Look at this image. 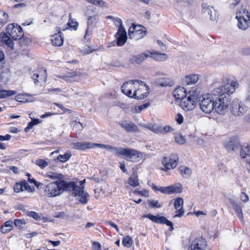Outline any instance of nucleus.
I'll return each instance as SVG.
<instances>
[{
    "instance_id": "nucleus-1",
    "label": "nucleus",
    "mask_w": 250,
    "mask_h": 250,
    "mask_svg": "<svg viewBox=\"0 0 250 250\" xmlns=\"http://www.w3.org/2000/svg\"><path fill=\"white\" fill-rule=\"evenodd\" d=\"M239 83L231 81L230 84L220 85L211 90V93L200 97V107L206 113H210L213 109L220 114H225L228 110L230 94L233 93Z\"/></svg>"
},
{
    "instance_id": "nucleus-2",
    "label": "nucleus",
    "mask_w": 250,
    "mask_h": 250,
    "mask_svg": "<svg viewBox=\"0 0 250 250\" xmlns=\"http://www.w3.org/2000/svg\"><path fill=\"white\" fill-rule=\"evenodd\" d=\"M100 148H104L118 156H123L127 161L134 163L138 162L143 157L142 153L130 148L117 147L113 146L94 144Z\"/></svg>"
},
{
    "instance_id": "nucleus-3",
    "label": "nucleus",
    "mask_w": 250,
    "mask_h": 250,
    "mask_svg": "<svg viewBox=\"0 0 250 250\" xmlns=\"http://www.w3.org/2000/svg\"><path fill=\"white\" fill-rule=\"evenodd\" d=\"M151 57L158 61H165L167 59V55L164 53H160L158 52H150L147 51L146 52L141 53L132 56L129 60L131 63H136L138 64H142V62L147 58Z\"/></svg>"
},
{
    "instance_id": "nucleus-4",
    "label": "nucleus",
    "mask_w": 250,
    "mask_h": 250,
    "mask_svg": "<svg viewBox=\"0 0 250 250\" xmlns=\"http://www.w3.org/2000/svg\"><path fill=\"white\" fill-rule=\"evenodd\" d=\"M64 180L56 181L49 183L44 189V194L49 197H54L61 194L64 191L62 182Z\"/></svg>"
},
{
    "instance_id": "nucleus-5",
    "label": "nucleus",
    "mask_w": 250,
    "mask_h": 250,
    "mask_svg": "<svg viewBox=\"0 0 250 250\" xmlns=\"http://www.w3.org/2000/svg\"><path fill=\"white\" fill-rule=\"evenodd\" d=\"M198 98V93L195 90L189 91L180 102L181 107L185 111L193 110L195 107V103Z\"/></svg>"
},
{
    "instance_id": "nucleus-6",
    "label": "nucleus",
    "mask_w": 250,
    "mask_h": 250,
    "mask_svg": "<svg viewBox=\"0 0 250 250\" xmlns=\"http://www.w3.org/2000/svg\"><path fill=\"white\" fill-rule=\"evenodd\" d=\"M7 33L14 40L21 39L24 33L22 28L17 24H9L6 28Z\"/></svg>"
},
{
    "instance_id": "nucleus-7",
    "label": "nucleus",
    "mask_w": 250,
    "mask_h": 250,
    "mask_svg": "<svg viewBox=\"0 0 250 250\" xmlns=\"http://www.w3.org/2000/svg\"><path fill=\"white\" fill-rule=\"evenodd\" d=\"M148 184L151 186L152 188L154 191H160L163 193L170 194L173 193H181L182 191V186L178 187L171 186L167 187H157L154 183H151L150 182H149Z\"/></svg>"
},
{
    "instance_id": "nucleus-8",
    "label": "nucleus",
    "mask_w": 250,
    "mask_h": 250,
    "mask_svg": "<svg viewBox=\"0 0 250 250\" xmlns=\"http://www.w3.org/2000/svg\"><path fill=\"white\" fill-rule=\"evenodd\" d=\"M242 144L237 137H232L224 143V146L229 153H233L240 150Z\"/></svg>"
},
{
    "instance_id": "nucleus-9",
    "label": "nucleus",
    "mask_w": 250,
    "mask_h": 250,
    "mask_svg": "<svg viewBox=\"0 0 250 250\" xmlns=\"http://www.w3.org/2000/svg\"><path fill=\"white\" fill-rule=\"evenodd\" d=\"M178 157L176 154H172L169 158L164 157L162 160L164 168L162 169L167 171L170 169H173L176 167L178 165Z\"/></svg>"
},
{
    "instance_id": "nucleus-10",
    "label": "nucleus",
    "mask_w": 250,
    "mask_h": 250,
    "mask_svg": "<svg viewBox=\"0 0 250 250\" xmlns=\"http://www.w3.org/2000/svg\"><path fill=\"white\" fill-rule=\"evenodd\" d=\"M62 184L64 187V190L72 191V195L74 197L78 196L84 190V186L79 187L75 182L64 181L62 182Z\"/></svg>"
},
{
    "instance_id": "nucleus-11",
    "label": "nucleus",
    "mask_w": 250,
    "mask_h": 250,
    "mask_svg": "<svg viewBox=\"0 0 250 250\" xmlns=\"http://www.w3.org/2000/svg\"><path fill=\"white\" fill-rule=\"evenodd\" d=\"M230 110L234 116H241L247 111L248 107L235 100L231 104Z\"/></svg>"
},
{
    "instance_id": "nucleus-12",
    "label": "nucleus",
    "mask_w": 250,
    "mask_h": 250,
    "mask_svg": "<svg viewBox=\"0 0 250 250\" xmlns=\"http://www.w3.org/2000/svg\"><path fill=\"white\" fill-rule=\"evenodd\" d=\"M202 13L203 14H208L209 16V19L212 21H217L218 17V12L214 8L206 3L202 4Z\"/></svg>"
},
{
    "instance_id": "nucleus-13",
    "label": "nucleus",
    "mask_w": 250,
    "mask_h": 250,
    "mask_svg": "<svg viewBox=\"0 0 250 250\" xmlns=\"http://www.w3.org/2000/svg\"><path fill=\"white\" fill-rule=\"evenodd\" d=\"M207 246L206 240L202 237H198L192 241L190 249L191 250H206Z\"/></svg>"
},
{
    "instance_id": "nucleus-14",
    "label": "nucleus",
    "mask_w": 250,
    "mask_h": 250,
    "mask_svg": "<svg viewBox=\"0 0 250 250\" xmlns=\"http://www.w3.org/2000/svg\"><path fill=\"white\" fill-rule=\"evenodd\" d=\"M184 201L183 199L181 198H177L175 199L174 206L176 209V213L173 217H180L183 216L184 214V210L183 209Z\"/></svg>"
},
{
    "instance_id": "nucleus-15",
    "label": "nucleus",
    "mask_w": 250,
    "mask_h": 250,
    "mask_svg": "<svg viewBox=\"0 0 250 250\" xmlns=\"http://www.w3.org/2000/svg\"><path fill=\"white\" fill-rule=\"evenodd\" d=\"M116 38V44L118 46H122L125 44L127 40V35L125 30L118 29V32L115 34Z\"/></svg>"
},
{
    "instance_id": "nucleus-16",
    "label": "nucleus",
    "mask_w": 250,
    "mask_h": 250,
    "mask_svg": "<svg viewBox=\"0 0 250 250\" xmlns=\"http://www.w3.org/2000/svg\"><path fill=\"white\" fill-rule=\"evenodd\" d=\"M240 155L242 159L250 161V145L247 143L242 144L240 149Z\"/></svg>"
},
{
    "instance_id": "nucleus-17",
    "label": "nucleus",
    "mask_w": 250,
    "mask_h": 250,
    "mask_svg": "<svg viewBox=\"0 0 250 250\" xmlns=\"http://www.w3.org/2000/svg\"><path fill=\"white\" fill-rule=\"evenodd\" d=\"M118 124L127 132H136L139 131L138 127L132 122L127 123V121H124L119 122Z\"/></svg>"
},
{
    "instance_id": "nucleus-18",
    "label": "nucleus",
    "mask_w": 250,
    "mask_h": 250,
    "mask_svg": "<svg viewBox=\"0 0 250 250\" xmlns=\"http://www.w3.org/2000/svg\"><path fill=\"white\" fill-rule=\"evenodd\" d=\"M241 14L236 16L238 20V27L239 29L245 30L250 25V19H246L244 16H241Z\"/></svg>"
},
{
    "instance_id": "nucleus-19",
    "label": "nucleus",
    "mask_w": 250,
    "mask_h": 250,
    "mask_svg": "<svg viewBox=\"0 0 250 250\" xmlns=\"http://www.w3.org/2000/svg\"><path fill=\"white\" fill-rule=\"evenodd\" d=\"M124 94L131 98H134L137 100H142L148 96V92H146L143 94L140 93V89H138L136 90L134 93L132 94V90L130 88L128 89V90H127V92Z\"/></svg>"
},
{
    "instance_id": "nucleus-20",
    "label": "nucleus",
    "mask_w": 250,
    "mask_h": 250,
    "mask_svg": "<svg viewBox=\"0 0 250 250\" xmlns=\"http://www.w3.org/2000/svg\"><path fill=\"white\" fill-rule=\"evenodd\" d=\"M199 80V75L197 74H190L186 76L182 79V83L184 85H189L194 84Z\"/></svg>"
},
{
    "instance_id": "nucleus-21",
    "label": "nucleus",
    "mask_w": 250,
    "mask_h": 250,
    "mask_svg": "<svg viewBox=\"0 0 250 250\" xmlns=\"http://www.w3.org/2000/svg\"><path fill=\"white\" fill-rule=\"evenodd\" d=\"M42 74H40L38 71H37L32 75L31 78L34 81L35 84H38L42 81L45 82L47 77L46 70L42 71Z\"/></svg>"
},
{
    "instance_id": "nucleus-22",
    "label": "nucleus",
    "mask_w": 250,
    "mask_h": 250,
    "mask_svg": "<svg viewBox=\"0 0 250 250\" xmlns=\"http://www.w3.org/2000/svg\"><path fill=\"white\" fill-rule=\"evenodd\" d=\"M72 145L73 148L78 150H84L86 148L93 147V146H96L94 144L85 142L74 143Z\"/></svg>"
},
{
    "instance_id": "nucleus-23",
    "label": "nucleus",
    "mask_w": 250,
    "mask_h": 250,
    "mask_svg": "<svg viewBox=\"0 0 250 250\" xmlns=\"http://www.w3.org/2000/svg\"><path fill=\"white\" fill-rule=\"evenodd\" d=\"M188 95L184 87H179L175 89L173 92V95L177 101L182 100L185 96Z\"/></svg>"
},
{
    "instance_id": "nucleus-24",
    "label": "nucleus",
    "mask_w": 250,
    "mask_h": 250,
    "mask_svg": "<svg viewBox=\"0 0 250 250\" xmlns=\"http://www.w3.org/2000/svg\"><path fill=\"white\" fill-rule=\"evenodd\" d=\"M62 32L60 31L58 34H55L51 37L52 44L57 46H61L63 44V39L62 37Z\"/></svg>"
},
{
    "instance_id": "nucleus-25",
    "label": "nucleus",
    "mask_w": 250,
    "mask_h": 250,
    "mask_svg": "<svg viewBox=\"0 0 250 250\" xmlns=\"http://www.w3.org/2000/svg\"><path fill=\"white\" fill-rule=\"evenodd\" d=\"M0 40L5 43L8 47L13 48L14 46V42L7 35L4 33L0 35Z\"/></svg>"
},
{
    "instance_id": "nucleus-26",
    "label": "nucleus",
    "mask_w": 250,
    "mask_h": 250,
    "mask_svg": "<svg viewBox=\"0 0 250 250\" xmlns=\"http://www.w3.org/2000/svg\"><path fill=\"white\" fill-rule=\"evenodd\" d=\"M135 31H136L137 37L135 40H138L143 38L146 33V31L145 30V28L141 25H135Z\"/></svg>"
},
{
    "instance_id": "nucleus-27",
    "label": "nucleus",
    "mask_w": 250,
    "mask_h": 250,
    "mask_svg": "<svg viewBox=\"0 0 250 250\" xmlns=\"http://www.w3.org/2000/svg\"><path fill=\"white\" fill-rule=\"evenodd\" d=\"M13 227L12 221H7L1 226V232L3 233H8L13 229Z\"/></svg>"
},
{
    "instance_id": "nucleus-28",
    "label": "nucleus",
    "mask_w": 250,
    "mask_h": 250,
    "mask_svg": "<svg viewBox=\"0 0 250 250\" xmlns=\"http://www.w3.org/2000/svg\"><path fill=\"white\" fill-rule=\"evenodd\" d=\"M156 223L161 224H166L167 226H169V230L172 231L174 229L173 223L168 220L166 217L163 216H158Z\"/></svg>"
},
{
    "instance_id": "nucleus-29",
    "label": "nucleus",
    "mask_w": 250,
    "mask_h": 250,
    "mask_svg": "<svg viewBox=\"0 0 250 250\" xmlns=\"http://www.w3.org/2000/svg\"><path fill=\"white\" fill-rule=\"evenodd\" d=\"M232 207L235 213L237 214L238 217L240 219L242 222H243L244 220L241 205L234 203L232 205Z\"/></svg>"
},
{
    "instance_id": "nucleus-30",
    "label": "nucleus",
    "mask_w": 250,
    "mask_h": 250,
    "mask_svg": "<svg viewBox=\"0 0 250 250\" xmlns=\"http://www.w3.org/2000/svg\"><path fill=\"white\" fill-rule=\"evenodd\" d=\"M16 91L11 90H4L0 88V99H4L16 94Z\"/></svg>"
},
{
    "instance_id": "nucleus-31",
    "label": "nucleus",
    "mask_w": 250,
    "mask_h": 250,
    "mask_svg": "<svg viewBox=\"0 0 250 250\" xmlns=\"http://www.w3.org/2000/svg\"><path fill=\"white\" fill-rule=\"evenodd\" d=\"M146 127L156 134L163 133V127L158 125L149 124L147 125Z\"/></svg>"
},
{
    "instance_id": "nucleus-32",
    "label": "nucleus",
    "mask_w": 250,
    "mask_h": 250,
    "mask_svg": "<svg viewBox=\"0 0 250 250\" xmlns=\"http://www.w3.org/2000/svg\"><path fill=\"white\" fill-rule=\"evenodd\" d=\"M10 74L8 71H3L0 74V83L6 84L9 81Z\"/></svg>"
},
{
    "instance_id": "nucleus-33",
    "label": "nucleus",
    "mask_w": 250,
    "mask_h": 250,
    "mask_svg": "<svg viewBox=\"0 0 250 250\" xmlns=\"http://www.w3.org/2000/svg\"><path fill=\"white\" fill-rule=\"evenodd\" d=\"M128 184L132 187H136L139 185L138 179V175L134 173L128 179Z\"/></svg>"
},
{
    "instance_id": "nucleus-34",
    "label": "nucleus",
    "mask_w": 250,
    "mask_h": 250,
    "mask_svg": "<svg viewBox=\"0 0 250 250\" xmlns=\"http://www.w3.org/2000/svg\"><path fill=\"white\" fill-rule=\"evenodd\" d=\"M179 170L181 173L182 174L183 177L185 178L189 177L191 174V170L187 167L183 166L180 167H179Z\"/></svg>"
},
{
    "instance_id": "nucleus-35",
    "label": "nucleus",
    "mask_w": 250,
    "mask_h": 250,
    "mask_svg": "<svg viewBox=\"0 0 250 250\" xmlns=\"http://www.w3.org/2000/svg\"><path fill=\"white\" fill-rule=\"evenodd\" d=\"M78 196L80 197V199L79 200L80 203L83 204H86L87 203L89 195L87 192H84L83 190V193H80V194H78Z\"/></svg>"
},
{
    "instance_id": "nucleus-36",
    "label": "nucleus",
    "mask_w": 250,
    "mask_h": 250,
    "mask_svg": "<svg viewBox=\"0 0 250 250\" xmlns=\"http://www.w3.org/2000/svg\"><path fill=\"white\" fill-rule=\"evenodd\" d=\"M46 175L48 177L52 179H59L62 180V179L64 178L63 174L56 172H48L47 173Z\"/></svg>"
},
{
    "instance_id": "nucleus-37",
    "label": "nucleus",
    "mask_w": 250,
    "mask_h": 250,
    "mask_svg": "<svg viewBox=\"0 0 250 250\" xmlns=\"http://www.w3.org/2000/svg\"><path fill=\"white\" fill-rule=\"evenodd\" d=\"M8 15L3 11L0 10V25H3L7 22Z\"/></svg>"
},
{
    "instance_id": "nucleus-38",
    "label": "nucleus",
    "mask_w": 250,
    "mask_h": 250,
    "mask_svg": "<svg viewBox=\"0 0 250 250\" xmlns=\"http://www.w3.org/2000/svg\"><path fill=\"white\" fill-rule=\"evenodd\" d=\"M73 130L76 132L80 131L83 129L84 126L80 122L74 121L72 123Z\"/></svg>"
},
{
    "instance_id": "nucleus-39",
    "label": "nucleus",
    "mask_w": 250,
    "mask_h": 250,
    "mask_svg": "<svg viewBox=\"0 0 250 250\" xmlns=\"http://www.w3.org/2000/svg\"><path fill=\"white\" fill-rule=\"evenodd\" d=\"M71 156V154L70 153H66L63 155H59L57 157V160H59L61 162H65L69 159Z\"/></svg>"
},
{
    "instance_id": "nucleus-40",
    "label": "nucleus",
    "mask_w": 250,
    "mask_h": 250,
    "mask_svg": "<svg viewBox=\"0 0 250 250\" xmlns=\"http://www.w3.org/2000/svg\"><path fill=\"white\" fill-rule=\"evenodd\" d=\"M149 105V104L148 103H145L140 106H135L132 110L134 113H139L141 112L143 110L146 108Z\"/></svg>"
},
{
    "instance_id": "nucleus-41",
    "label": "nucleus",
    "mask_w": 250,
    "mask_h": 250,
    "mask_svg": "<svg viewBox=\"0 0 250 250\" xmlns=\"http://www.w3.org/2000/svg\"><path fill=\"white\" fill-rule=\"evenodd\" d=\"M24 184L23 181L20 183H17L13 187V189L16 192H19L20 191H24Z\"/></svg>"
},
{
    "instance_id": "nucleus-42",
    "label": "nucleus",
    "mask_w": 250,
    "mask_h": 250,
    "mask_svg": "<svg viewBox=\"0 0 250 250\" xmlns=\"http://www.w3.org/2000/svg\"><path fill=\"white\" fill-rule=\"evenodd\" d=\"M122 243L125 247L129 248L132 243V240L130 237L127 236L123 238Z\"/></svg>"
},
{
    "instance_id": "nucleus-43",
    "label": "nucleus",
    "mask_w": 250,
    "mask_h": 250,
    "mask_svg": "<svg viewBox=\"0 0 250 250\" xmlns=\"http://www.w3.org/2000/svg\"><path fill=\"white\" fill-rule=\"evenodd\" d=\"M13 222L15 226L19 229L22 228L26 224V222L24 219H15Z\"/></svg>"
},
{
    "instance_id": "nucleus-44",
    "label": "nucleus",
    "mask_w": 250,
    "mask_h": 250,
    "mask_svg": "<svg viewBox=\"0 0 250 250\" xmlns=\"http://www.w3.org/2000/svg\"><path fill=\"white\" fill-rule=\"evenodd\" d=\"M135 25H133L130 27L128 31V34L130 39H135L137 37L136 31H135Z\"/></svg>"
},
{
    "instance_id": "nucleus-45",
    "label": "nucleus",
    "mask_w": 250,
    "mask_h": 250,
    "mask_svg": "<svg viewBox=\"0 0 250 250\" xmlns=\"http://www.w3.org/2000/svg\"><path fill=\"white\" fill-rule=\"evenodd\" d=\"M157 83L161 86L170 85V80L167 78H163L158 81Z\"/></svg>"
},
{
    "instance_id": "nucleus-46",
    "label": "nucleus",
    "mask_w": 250,
    "mask_h": 250,
    "mask_svg": "<svg viewBox=\"0 0 250 250\" xmlns=\"http://www.w3.org/2000/svg\"><path fill=\"white\" fill-rule=\"evenodd\" d=\"M240 13L241 16H244L246 19H250V14L246 9L241 8L239 12L237 13L236 16L240 15Z\"/></svg>"
},
{
    "instance_id": "nucleus-47",
    "label": "nucleus",
    "mask_w": 250,
    "mask_h": 250,
    "mask_svg": "<svg viewBox=\"0 0 250 250\" xmlns=\"http://www.w3.org/2000/svg\"><path fill=\"white\" fill-rule=\"evenodd\" d=\"M78 26V23L76 21H71L67 23V27L65 29L67 28H71L76 30L77 29Z\"/></svg>"
},
{
    "instance_id": "nucleus-48",
    "label": "nucleus",
    "mask_w": 250,
    "mask_h": 250,
    "mask_svg": "<svg viewBox=\"0 0 250 250\" xmlns=\"http://www.w3.org/2000/svg\"><path fill=\"white\" fill-rule=\"evenodd\" d=\"M115 25L116 26L118 27V29H121L123 30H125V28L124 27L122 24V20L119 18H115V19L113 20Z\"/></svg>"
},
{
    "instance_id": "nucleus-49",
    "label": "nucleus",
    "mask_w": 250,
    "mask_h": 250,
    "mask_svg": "<svg viewBox=\"0 0 250 250\" xmlns=\"http://www.w3.org/2000/svg\"><path fill=\"white\" fill-rule=\"evenodd\" d=\"M24 184V190H27L30 192H33L35 190V188L33 186H29L25 180L23 181Z\"/></svg>"
},
{
    "instance_id": "nucleus-50",
    "label": "nucleus",
    "mask_w": 250,
    "mask_h": 250,
    "mask_svg": "<svg viewBox=\"0 0 250 250\" xmlns=\"http://www.w3.org/2000/svg\"><path fill=\"white\" fill-rule=\"evenodd\" d=\"M26 175L28 178V181L30 183L34 184L36 187L38 188L40 185H42L41 183L36 181L34 178L30 179V176H31V174L30 173H27Z\"/></svg>"
},
{
    "instance_id": "nucleus-51",
    "label": "nucleus",
    "mask_w": 250,
    "mask_h": 250,
    "mask_svg": "<svg viewBox=\"0 0 250 250\" xmlns=\"http://www.w3.org/2000/svg\"><path fill=\"white\" fill-rule=\"evenodd\" d=\"M36 164L42 168H44L48 165L47 162L42 159H39L37 160Z\"/></svg>"
},
{
    "instance_id": "nucleus-52",
    "label": "nucleus",
    "mask_w": 250,
    "mask_h": 250,
    "mask_svg": "<svg viewBox=\"0 0 250 250\" xmlns=\"http://www.w3.org/2000/svg\"><path fill=\"white\" fill-rule=\"evenodd\" d=\"M23 96L26 97V98H23L22 102H31L34 101V98L32 95L25 93L23 94Z\"/></svg>"
},
{
    "instance_id": "nucleus-53",
    "label": "nucleus",
    "mask_w": 250,
    "mask_h": 250,
    "mask_svg": "<svg viewBox=\"0 0 250 250\" xmlns=\"http://www.w3.org/2000/svg\"><path fill=\"white\" fill-rule=\"evenodd\" d=\"M148 204L151 208H160L161 207L158 201L150 200Z\"/></svg>"
},
{
    "instance_id": "nucleus-54",
    "label": "nucleus",
    "mask_w": 250,
    "mask_h": 250,
    "mask_svg": "<svg viewBox=\"0 0 250 250\" xmlns=\"http://www.w3.org/2000/svg\"><path fill=\"white\" fill-rule=\"evenodd\" d=\"M239 52L243 55L249 56L250 55V48H242L240 49Z\"/></svg>"
},
{
    "instance_id": "nucleus-55",
    "label": "nucleus",
    "mask_w": 250,
    "mask_h": 250,
    "mask_svg": "<svg viewBox=\"0 0 250 250\" xmlns=\"http://www.w3.org/2000/svg\"><path fill=\"white\" fill-rule=\"evenodd\" d=\"M28 215L30 217L33 218L36 220H38L41 219V217L39 215V214L35 211H31L29 212L28 213Z\"/></svg>"
},
{
    "instance_id": "nucleus-56",
    "label": "nucleus",
    "mask_w": 250,
    "mask_h": 250,
    "mask_svg": "<svg viewBox=\"0 0 250 250\" xmlns=\"http://www.w3.org/2000/svg\"><path fill=\"white\" fill-rule=\"evenodd\" d=\"M175 141L179 144L182 145L185 143V139L184 136L179 135L175 138Z\"/></svg>"
},
{
    "instance_id": "nucleus-57",
    "label": "nucleus",
    "mask_w": 250,
    "mask_h": 250,
    "mask_svg": "<svg viewBox=\"0 0 250 250\" xmlns=\"http://www.w3.org/2000/svg\"><path fill=\"white\" fill-rule=\"evenodd\" d=\"M144 217L147 218L152 222L156 223L157 221L158 216H155L151 214H148L143 216Z\"/></svg>"
},
{
    "instance_id": "nucleus-58",
    "label": "nucleus",
    "mask_w": 250,
    "mask_h": 250,
    "mask_svg": "<svg viewBox=\"0 0 250 250\" xmlns=\"http://www.w3.org/2000/svg\"><path fill=\"white\" fill-rule=\"evenodd\" d=\"M4 62V55L3 52L0 49V69L3 67Z\"/></svg>"
},
{
    "instance_id": "nucleus-59",
    "label": "nucleus",
    "mask_w": 250,
    "mask_h": 250,
    "mask_svg": "<svg viewBox=\"0 0 250 250\" xmlns=\"http://www.w3.org/2000/svg\"><path fill=\"white\" fill-rule=\"evenodd\" d=\"M91 3L96 6H103L105 3L102 0H93Z\"/></svg>"
},
{
    "instance_id": "nucleus-60",
    "label": "nucleus",
    "mask_w": 250,
    "mask_h": 250,
    "mask_svg": "<svg viewBox=\"0 0 250 250\" xmlns=\"http://www.w3.org/2000/svg\"><path fill=\"white\" fill-rule=\"evenodd\" d=\"M128 82H126L124 83L123 85H122L121 88H122V92L123 93H125L126 92H127V90H128V89H130V88L128 87Z\"/></svg>"
},
{
    "instance_id": "nucleus-61",
    "label": "nucleus",
    "mask_w": 250,
    "mask_h": 250,
    "mask_svg": "<svg viewBox=\"0 0 250 250\" xmlns=\"http://www.w3.org/2000/svg\"><path fill=\"white\" fill-rule=\"evenodd\" d=\"M134 193L140 195L142 196L147 197L148 196V192L146 191H139L138 189H135L134 191Z\"/></svg>"
},
{
    "instance_id": "nucleus-62",
    "label": "nucleus",
    "mask_w": 250,
    "mask_h": 250,
    "mask_svg": "<svg viewBox=\"0 0 250 250\" xmlns=\"http://www.w3.org/2000/svg\"><path fill=\"white\" fill-rule=\"evenodd\" d=\"M240 198L242 201L244 202H246L249 200V197L248 195L244 192H241Z\"/></svg>"
},
{
    "instance_id": "nucleus-63",
    "label": "nucleus",
    "mask_w": 250,
    "mask_h": 250,
    "mask_svg": "<svg viewBox=\"0 0 250 250\" xmlns=\"http://www.w3.org/2000/svg\"><path fill=\"white\" fill-rule=\"evenodd\" d=\"M65 216V212L62 211L55 212L54 215V217L56 218H64Z\"/></svg>"
},
{
    "instance_id": "nucleus-64",
    "label": "nucleus",
    "mask_w": 250,
    "mask_h": 250,
    "mask_svg": "<svg viewBox=\"0 0 250 250\" xmlns=\"http://www.w3.org/2000/svg\"><path fill=\"white\" fill-rule=\"evenodd\" d=\"M93 250H102L101 244L97 242H94L93 244Z\"/></svg>"
}]
</instances>
